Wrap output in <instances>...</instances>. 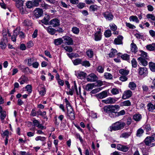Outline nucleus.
Segmentation results:
<instances>
[{"label": "nucleus", "mask_w": 155, "mask_h": 155, "mask_svg": "<svg viewBox=\"0 0 155 155\" xmlns=\"http://www.w3.org/2000/svg\"><path fill=\"white\" fill-rule=\"evenodd\" d=\"M117 51L115 49H112L111 51L109 54V55L110 57H113L114 56L115 54H117Z\"/></svg>", "instance_id": "obj_49"}, {"label": "nucleus", "mask_w": 155, "mask_h": 155, "mask_svg": "<svg viewBox=\"0 0 155 155\" xmlns=\"http://www.w3.org/2000/svg\"><path fill=\"white\" fill-rule=\"evenodd\" d=\"M138 70L139 74L140 75L144 77L147 74V69L146 68L140 67Z\"/></svg>", "instance_id": "obj_15"}, {"label": "nucleus", "mask_w": 155, "mask_h": 155, "mask_svg": "<svg viewBox=\"0 0 155 155\" xmlns=\"http://www.w3.org/2000/svg\"><path fill=\"white\" fill-rule=\"evenodd\" d=\"M43 11L40 8H37L34 11V14L36 18L41 17L43 15Z\"/></svg>", "instance_id": "obj_8"}, {"label": "nucleus", "mask_w": 155, "mask_h": 155, "mask_svg": "<svg viewBox=\"0 0 155 155\" xmlns=\"http://www.w3.org/2000/svg\"><path fill=\"white\" fill-rule=\"evenodd\" d=\"M145 58H143L142 57H139L138 58L137 60L138 61H140L141 64L144 66H146L147 65L148 62L146 61Z\"/></svg>", "instance_id": "obj_25"}, {"label": "nucleus", "mask_w": 155, "mask_h": 155, "mask_svg": "<svg viewBox=\"0 0 155 155\" xmlns=\"http://www.w3.org/2000/svg\"><path fill=\"white\" fill-rule=\"evenodd\" d=\"M142 127L144 130H146L147 132H149L151 130V127L149 124H145Z\"/></svg>", "instance_id": "obj_37"}, {"label": "nucleus", "mask_w": 155, "mask_h": 155, "mask_svg": "<svg viewBox=\"0 0 155 155\" xmlns=\"http://www.w3.org/2000/svg\"><path fill=\"white\" fill-rule=\"evenodd\" d=\"M102 15L107 20L111 21L114 18L112 14L108 12H106L102 13Z\"/></svg>", "instance_id": "obj_9"}, {"label": "nucleus", "mask_w": 155, "mask_h": 155, "mask_svg": "<svg viewBox=\"0 0 155 155\" xmlns=\"http://www.w3.org/2000/svg\"><path fill=\"white\" fill-rule=\"evenodd\" d=\"M49 20V16L48 15H46L43 19L39 21V23L41 24V22L46 25H48V22Z\"/></svg>", "instance_id": "obj_23"}, {"label": "nucleus", "mask_w": 155, "mask_h": 155, "mask_svg": "<svg viewBox=\"0 0 155 155\" xmlns=\"http://www.w3.org/2000/svg\"><path fill=\"white\" fill-rule=\"evenodd\" d=\"M118 99L116 98L108 97L105 100H102V101L106 104H114L117 101Z\"/></svg>", "instance_id": "obj_7"}, {"label": "nucleus", "mask_w": 155, "mask_h": 155, "mask_svg": "<svg viewBox=\"0 0 155 155\" xmlns=\"http://www.w3.org/2000/svg\"><path fill=\"white\" fill-rule=\"evenodd\" d=\"M15 6L18 9L21 7L23 5V2L22 0H19L15 3Z\"/></svg>", "instance_id": "obj_41"}, {"label": "nucleus", "mask_w": 155, "mask_h": 155, "mask_svg": "<svg viewBox=\"0 0 155 155\" xmlns=\"http://www.w3.org/2000/svg\"><path fill=\"white\" fill-rule=\"evenodd\" d=\"M128 87L131 90H134L136 88V85L134 82H131L129 83Z\"/></svg>", "instance_id": "obj_38"}, {"label": "nucleus", "mask_w": 155, "mask_h": 155, "mask_svg": "<svg viewBox=\"0 0 155 155\" xmlns=\"http://www.w3.org/2000/svg\"><path fill=\"white\" fill-rule=\"evenodd\" d=\"M142 118L141 115L139 114H136L133 116V119L136 121H140Z\"/></svg>", "instance_id": "obj_28"}, {"label": "nucleus", "mask_w": 155, "mask_h": 155, "mask_svg": "<svg viewBox=\"0 0 155 155\" xmlns=\"http://www.w3.org/2000/svg\"><path fill=\"white\" fill-rule=\"evenodd\" d=\"M19 35L20 38H24V34L22 32L20 31L19 28H17L14 31L11 37L12 41L15 42L16 41V38L18 35Z\"/></svg>", "instance_id": "obj_3"}, {"label": "nucleus", "mask_w": 155, "mask_h": 155, "mask_svg": "<svg viewBox=\"0 0 155 155\" xmlns=\"http://www.w3.org/2000/svg\"><path fill=\"white\" fill-rule=\"evenodd\" d=\"M131 63L133 67L135 68L137 67V62L135 59L133 58L131 61Z\"/></svg>", "instance_id": "obj_62"}, {"label": "nucleus", "mask_w": 155, "mask_h": 155, "mask_svg": "<svg viewBox=\"0 0 155 155\" xmlns=\"http://www.w3.org/2000/svg\"><path fill=\"white\" fill-rule=\"evenodd\" d=\"M64 49L66 51L69 52H71L73 50L72 47L70 46H66L64 47Z\"/></svg>", "instance_id": "obj_63"}, {"label": "nucleus", "mask_w": 155, "mask_h": 155, "mask_svg": "<svg viewBox=\"0 0 155 155\" xmlns=\"http://www.w3.org/2000/svg\"><path fill=\"white\" fill-rule=\"evenodd\" d=\"M99 8V7L96 5H93L90 7V9L92 11H95L97 10Z\"/></svg>", "instance_id": "obj_46"}, {"label": "nucleus", "mask_w": 155, "mask_h": 155, "mask_svg": "<svg viewBox=\"0 0 155 155\" xmlns=\"http://www.w3.org/2000/svg\"><path fill=\"white\" fill-rule=\"evenodd\" d=\"M63 43L66 45H72L74 44V42L72 39L70 37L68 36H64L62 37Z\"/></svg>", "instance_id": "obj_6"}, {"label": "nucleus", "mask_w": 155, "mask_h": 155, "mask_svg": "<svg viewBox=\"0 0 155 155\" xmlns=\"http://www.w3.org/2000/svg\"><path fill=\"white\" fill-rule=\"evenodd\" d=\"M33 123L35 126L37 127L39 129L41 130L45 129H46L45 127L42 125L38 120L36 119H34L33 121Z\"/></svg>", "instance_id": "obj_11"}, {"label": "nucleus", "mask_w": 155, "mask_h": 155, "mask_svg": "<svg viewBox=\"0 0 155 155\" xmlns=\"http://www.w3.org/2000/svg\"><path fill=\"white\" fill-rule=\"evenodd\" d=\"M3 38L0 42V48L2 49H4L6 47V44L8 42L7 35L4 32L3 33Z\"/></svg>", "instance_id": "obj_4"}, {"label": "nucleus", "mask_w": 155, "mask_h": 155, "mask_svg": "<svg viewBox=\"0 0 155 155\" xmlns=\"http://www.w3.org/2000/svg\"><path fill=\"white\" fill-rule=\"evenodd\" d=\"M104 77L106 79L111 80L113 78V76L110 73L106 72L104 73Z\"/></svg>", "instance_id": "obj_40"}, {"label": "nucleus", "mask_w": 155, "mask_h": 155, "mask_svg": "<svg viewBox=\"0 0 155 155\" xmlns=\"http://www.w3.org/2000/svg\"><path fill=\"white\" fill-rule=\"evenodd\" d=\"M34 59L33 58H28V66H31L32 64L35 61Z\"/></svg>", "instance_id": "obj_56"}, {"label": "nucleus", "mask_w": 155, "mask_h": 155, "mask_svg": "<svg viewBox=\"0 0 155 155\" xmlns=\"http://www.w3.org/2000/svg\"><path fill=\"white\" fill-rule=\"evenodd\" d=\"M81 64L82 66L85 67H89L90 66V64L89 62L87 61H82Z\"/></svg>", "instance_id": "obj_53"}, {"label": "nucleus", "mask_w": 155, "mask_h": 155, "mask_svg": "<svg viewBox=\"0 0 155 155\" xmlns=\"http://www.w3.org/2000/svg\"><path fill=\"white\" fill-rule=\"evenodd\" d=\"M140 55L141 56V57L143 58H145L147 59L148 58L147 56V53L142 50L140 51Z\"/></svg>", "instance_id": "obj_47"}, {"label": "nucleus", "mask_w": 155, "mask_h": 155, "mask_svg": "<svg viewBox=\"0 0 155 155\" xmlns=\"http://www.w3.org/2000/svg\"><path fill=\"white\" fill-rule=\"evenodd\" d=\"M102 84V82L100 81H98L95 83L87 84L85 86V89L87 91H89L92 89L94 87L101 86Z\"/></svg>", "instance_id": "obj_5"}, {"label": "nucleus", "mask_w": 155, "mask_h": 155, "mask_svg": "<svg viewBox=\"0 0 155 155\" xmlns=\"http://www.w3.org/2000/svg\"><path fill=\"white\" fill-rule=\"evenodd\" d=\"M48 32L51 35H54L55 32V30L54 29L52 28L50 26L46 28Z\"/></svg>", "instance_id": "obj_34"}, {"label": "nucleus", "mask_w": 155, "mask_h": 155, "mask_svg": "<svg viewBox=\"0 0 155 155\" xmlns=\"http://www.w3.org/2000/svg\"><path fill=\"white\" fill-rule=\"evenodd\" d=\"M64 101L66 104V106L67 109V110H71V109H73L70 103L67 100V98H65L64 99Z\"/></svg>", "instance_id": "obj_29"}, {"label": "nucleus", "mask_w": 155, "mask_h": 155, "mask_svg": "<svg viewBox=\"0 0 155 155\" xmlns=\"http://www.w3.org/2000/svg\"><path fill=\"white\" fill-rule=\"evenodd\" d=\"M86 54L89 58H91L93 56L94 53L91 50H89L87 51Z\"/></svg>", "instance_id": "obj_59"}, {"label": "nucleus", "mask_w": 155, "mask_h": 155, "mask_svg": "<svg viewBox=\"0 0 155 155\" xmlns=\"http://www.w3.org/2000/svg\"><path fill=\"white\" fill-rule=\"evenodd\" d=\"M125 123L119 121L113 124L110 127V131H116L123 129L125 125Z\"/></svg>", "instance_id": "obj_2"}, {"label": "nucleus", "mask_w": 155, "mask_h": 155, "mask_svg": "<svg viewBox=\"0 0 155 155\" xmlns=\"http://www.w3.org/2000/svg\"><path fill=\"white\" fill-rule=\"evenodd\" d=\"M122 106H129L131 105V102L129 100H127L122 102L121 103Z\"/></svg>", "instance_id": "obj_45"}, {"label": "nucleus", "mask_w": 155, "mask_h": 155, "mask_svg": "<svg viewBox=\"0 0 155 155\" xmlns=\"http://www.w3.org/2000/svg\"><path fill=\"white\" fill-rule=\"evenodd\" d=\"M129 19L130 21L135 22L137 23H139V20L137 16H131L130 17Z\"/></svg>", "instance_id": "obj_39"}, {"label": "nucleus", "mask_w": 155, "mask_h": 155, "mask_svg": "<svg viewBox=\"0 0 155 155\" xmlns=\"http://www.w3.org/2000/svg\"><path fill=\"white\" fill-rule=\"evenodd\" d=\"M97 76L94 73L90 74L87 76V80L89 82L95 81H97Z\"/></svg>", "instance_id": "obj_10"}, {"label": "nucleus", "mask_w": 155, "mask_h": 155, "mask_svg": "<svg viewBox=\"0 0 155 155\" xmlns=\"http://www.w3.org/2000/svg\"><path fill=\"white\" fill-rule=\"evenodd\" d=\"M75 75L77 78L80 79H82L85 78L86 75V74L83 71H75Z\"/></svg>", "instance_id": "obj_16"}, {"label": "nucleus", "mask_w": 155, "mask_h": 155, "mask_svg": "<svg viewBox=\"0 0 155 155\" xmlns=\"http://www.w3.org/2000/svg\"><path fill=\"white\" fill-rule=\"evenodd\" d=\"M63 43V40L61 38L55 39L54 41V43L56 45H60Z\"/></svg>", "instance_id": "obj_35"}, {"label": "nucleus", "mask_w": 155, "mask_h": 155, "mask_svg": "<svg viewBox=\"0 0 155 155\" xmlns=\"http://www.w3.org/2000/svg\"><path fill=\"white\" fill-rule=\"evenodd\" d=\"M37 89L39 94L41 96H44L46 94V89L44 86L40 85L38 86Z\"/></svg>", "instance_id": "obj_13"}, {"label": "nucleus", "mask_w": 155, "mask_h": 155, "mask_svg": "<svg viewBox=\"0 0 155 155\" xmlns=\"http://www.w3.org/2000/svg\"><path fill=\"white\" fill-rule=\"evenodd\" d=\"M71 31L73 33L78 35L79 33L80 30L78 28L74 27L72 28Z\"/></svg>", "instance_id": "obj_48"}, {"label": "nucleus", "mask_w": 155, "mask_h": 155, "mask_svg": "<svg viewBox=\"0 0 155 155\" xmlns=\"http://www.w3.org/2000/svg\"><path fill=\"white\" fill-rule=\"evenodd\" d=\"M35 140L36 141L40 140L42 142H44L45 141L46 138L44 137L38 136L35 138Z\"/></svg>", "instance_id": "obj_42"}, {"label": "nucleus", "mask_w": 155, "mask_h": 155, "mask_svg": "<svg viewBox=\"0 0 155 155\" xmlns=\"http://www.w3.org/2000/svg\"><path fill=\"white\" fill-rule=\"evenodd\" d=\"M120 108V106L118 105H111L104 106L103 109L104 112L108 114L111 117L113 118L116 117V112L115 111V110H119Z\"/></svg>", "instance_id": "obj_1"}, {"label": "nucleus", "mask_w": 155, "mask_h": 155, "mask_svg": "<svg viewBox=\"0 0 155 155\" xmlns=\"http://www.w3.org/2000/svg\"><path fill=\"white\" fill-rule=\"evenodd\" d=\"M143 130L140 128L137 131L136 136L138 137H140L143 135Z\"/></svg>", "instance_id": "obj_31"}, {"label": "nucleus", "mask_w": 155, "mask_h": 155, "mask_svg": "<svg viewBox=\"0 0 155 155\" xmlns=\"http://www.w3.org/2000/svg\"><path fill=\"white\" fill-rule=\"evenodd\" d=\"M49 24L53 27H55L59 25L60 21L57 18H54L50 21Z\"/></svg>", "instance_id": "obj_14"}, {"label": "nucleus", "mask_w": 155, "mask_h": 155, "mask_svg": "<svg viewBox=\"0 0 155 155\" xmlns=\"http://www.w3.org/2000/svg\"><path fill=\"white\" fill-rule=\"evenodd\" d=\"M0 114V119L2 123H3L4 122V119L6 117V112L5 111H4L3 112L1 113Z\"/></svg>", "instance_id": "obj_43"}, {"label": "nucleus", "mask_w": 155, "mask_h": 155, "mask_svg": "<svg viewBox=\"0 0 155 155\" xmlns=\"http://www.w3.org/2000/svg\"><path fill=\"white\" fill-rule=\"evenodd\" d=\"M26 5L29 8H31L33 7L32 1H27L26 3Z\"/></svg>", "instance_id": "obj_57"}, {"label": "nucleus", "mask_w": 155, "mask_h": 155, "mask_svg": "<svg viewBox=\"0 0 155 155\" xmlns=\"http://www.w3.org/2000/svg\"><path fill=\"white\" fill-rule=\"evenodd\" d=\"M131 50L132 52L135 53L137 51V48L136 45L134 43L130 45Z\"/></svg>", "instance_id": "obj_27"}, {"label": "nucleus", "mask_w": 155, "mask_h": 155, "mask_svg": "<svg viewBox=\"0 0 155 155\" xmlns=\"http://www.w3.org/2000/svg\"><path fill=\"white\" fill-rule=\"evenodd\" d=\"M101 38V31H97L94 34V40L96 41L100 40Z\"/></svg>", "instance_id": "obj_21"}, {"label": "nucleus", "mask_w": 155, "mask_h": 155, "mask_svg": "<svg viewBox=\"0 0 155 155\" xmlns=\"http://www.w3.org/2000/svg\"><path fill=\"white\" fill-rule=\"evenodd\" d=\"M147 109L149 111L153 112L154 110H155V104L154 105L151 103L147 104Z\"/></svg>", "instance_id": "obj_26"}, {"label": "nucleus", "mask_w": 155, "mask_h": 155, "mask_svg": "<svg viewBox=\"0 0 155 155\" xmlns=\"http://www.w3.org/2000/svg\"><path fill=\"white\" fill-rule=\"evenodd\" d=\"M20 13L22 14H27L28 13V11L24 5L18 8Z\"/></svg>", "instance_id": "obj_24"}, {"label": "nucleus", "mask_w": 155, "mask_h": 155, "mask_svg": "<svg viewBox=\"0 0 155 155\" xmlns=\"http://www.w3.org/2000/svg\"><path fill=\"white\" fill-rule=\"evenodd\" d=\"M146 17L148 19H150L152 20L155 21V17L153 15L148 14L147 15Z\"/></svg>", "instance_id": "obj_64"}, {"label": "nucleus", "mask_w": 155, "mask_h": 155, "mask_svg": "<svg viewBox=\"0 0 155 155\" xmlns=\"http://www.w3.org/2000/svg\"><path fill=\"white\" fill-rule=\"evenodd\" d=\"M146 48L147 50L150 51L154 50L155 49V43H153L152 44L147 45Z\"/></svg>", "instance_id": "obj_33"}, {"label": "nucleus", "mask_w": 155, "mask_h": 155, "mask_svg": "<svg viewBox=\"0 0 155 155\" xmlns=\"http://www.w3.org/2000/svg\"><path fill=\"white\" fill-rule=\"evenodd\" d=\"M150 68L151 71L155 72V63L150 62L149 63Z\"/></svg>", "instance_id": "obj_44"}, {"label": "nucleus", "mask_w": 155, "mask_h": 155, "mask_svg": "<svg viewBox=\"0 0 155 155\" xmlns=\"http://www.w3.org/2000/svg\"><path fill=\"white\" fill-rule=\"evenodd\" d=\"M123 38L122 36L119 35L114 40V43L116 45L122 44V40Z\"/></svg>", "instance_id": "obj_19"}, {"label": "nucleus", "mask_w": 155, "mask_h": 155, "mask_svg": "<svg viewBox=\"0 0 155 155\" xmlns=\"http://www.w3.org/2000/svg\"><path fill=\"white\" fill-rule=\"evenodd\" d=\"M28 81V78L25 76H21L18 80V81L21 84H23L25 83H27Z\"/></svg>", "instance_id": "obj_22"}, {"label": "nucleus", "mask_w": 155, "mask_h": 155, "mask_svg": "<svg viewBox=\"0 0 155 155\" xmlns=\"http://www.w3.org/2000/svg\"><path fill=\"white\" fill-rule=\"evenodd\" d=\"M67 114L70 118L71 120H74L75 119V117L74 113V111L73 109L71 110H67Z\"/></svg>", "instance_id": "obj_20"}, {"label": "nucleus", "mask_w": 155, "mask_h": 155, "mask_svg": "<svg viewBox=\"0 0 155 155\" xmlns=\"http://www.w3.org/2000/svg\"><path fill=\"white\" fill-rule=\"evenodd\" d=\"M102 90V88L101 87H98L95 89L93 90L91 92V94H95L100 91H101Z\"/></svg>", "instance_id": "obj_60"}, {"label": "nucleus", "mask_w": 155, "mask_h": 155, "mask_svg": "<svg viewBox=\"0 0 155 155\" xmlns=\"http://www.w3.org/2000/svg\"><path fill=\"white\" fill-rule=\"evenodd\" d=\"M144 142L146 145L150 146L151 145V143L153 142V141L150 137H147L145 139Z\"/></svg>", "instance_id": "obj_30"}, {"label": "nucleus", "mask_w": 155, "mask_h": 155, "mask_svg": "<svg viewBox=\"0 0 155 155\" xmlns=\"http://www.w3.org/2000/svg\"><path fill=\"white\" fill-rule=\"evenodd\" d=\"M104 35L106 37H109L111 35V31L110 30H106L104 33Z\"/></svg>", "instance_id": "obj_55"}, {"label": "nucleus", "mask_w": 155, "mask_h": 155, "mask_svg": "<svg viewBox=\"0 0 155 155\" xmlns=\"http://www.w3.org/2000/svg\"><path fill=\"white\" fill-rule=\"evenodd\" d=\"M111 92L113 95L117 94L119 93V90L117 88H114L111 90Z\"/></svg>", "instance_id": "obj_58"}, {"label": "nucleus", "mask_w": 155, "mask_h": 155, "mask_svg": "<svg viewBox=\"0 0 155 155\" xmlns=\"http://www.w3.org/2000/svg\"><path fill=\"white\" fill-rule=\"evenodd\" d=\"M131 132H125L122 134L120 136V137L127 138H128L131 134Z\"/></svg>", "instance_id": "obj_32"}, {"label": "nucleus", "mask_w": 155, "mask_h": 155, "mask_svg": "<svg viewBox=\"0 0 155 155\" xmlns=\"http://www.w3.org/2000/svg\"><path fill=\"white\" fill-rule=\"evenodd\" d=\"M104 67L101 66H99L97 68V71L100 73H103L104 72Z\"/></svg>", "instance_id": "obj_61"}, {"label": "nucleus", "mask_w": 155, "mask_h": 155, "mask_svg": "<svg viewBox=\"0 0 155 155\" xmlns=\"http://www.w3.org/2000/svg\"><path fill=\"white\" fill-rule=\"evenodd\" d=\"M96 97L98 99H102L106 97L107 96V92L105 91L102 92L97 94L96 95Z\"/></svg>", "instance_id": "obj_17"}, {"label": "nucleus", "mask_w": 155, "mask_h": 155, "mask_svg": "<svg viewBox=\"0 0 155 155\" xmlns=\"http://www.w3.org/2000/svg\"><path fill=\"white\" fill-rule=\"evenodd\" d=\"M121 58L124 60H127L128 61L129 60L130 56L126 54H124L121 56Z\"/></svg>", "instance_id": "obj_54"}, {"label": "nucleus", "mask_w": 155, "mask_h": 155, "mask_svg": "<svg viewBox=\"0 0 155 155\" xmlns=\"http://www.w3.org/2000/svg\"><path fill=\"white\" fill-rule=\"evenodd\" d=\"M132 92L130 90H127L124 91L122 96V98L126 99L130 97L132 95Z\"/></svg>", "instance_id": "obj_12"}, {"label": "nucleus", "mask_w": 155, "mask_h": 155, "mask_svg": "<svg viewBox=\"0 0 155 155\" xmlns=\"http://www.w3.org/2000/svg\"><path fill=\"white\" fill-rule=\"evenodd\" d=\"M110 29L112 31H115L117 29V28L116 25L113 23H111L109 25Z\"/></svg>", "instance_id": "obj_52"}, {"label": "nucleus", "mask_w": 155, "mask_h": 155, "mask_svg": "<svg viewBox=\"0 0 155 155\" xmlns=\"http://www.w3.org/2000/svg\"><path fill=\"white\" fill-rule=\"evenodd\" d=\"M23 24L25 26H30L31 25L32 23L30 20L26 19L24 20Z\"/></svg>", "instance_id": "obj_50"}, {"label": "nucleus", "mask_w": 155, "mask_h": 155, "mask_svg": "<svg viewBox=\"0 0 155 155\" xmlns=\"http://www.w3.org/2000/svg\"><path fill=\"white\" fill-rule=\"evenodd\" d=\"M82 60L80 58H77L74 60L73 61V63L74 65H77L79 64H81Z\"/></svg>", "instance_id": "obj_51"}, {"label": "nucleus", "mask_w": 155, "mask_h": 155, "mask_svg": "<svg viewBox=\"0 0 155 155\" xmlns=\"http://www.w3.org/2000/svg\"><path fill=\"white\" fill-rule=\"evenodd\" d=\"M129 71L127 70L121 69L119 71V73L124 76L127 75L129 73Z\"/></svg>", "instance_id": "obj_36"}, {"label": "nucleus", "mask_w": 155, "mask_h": 155, "mask_svg": "<svg viewBox=\"0 0 155 155\" xmlns=\"http://www.w3.org/2000/svg\"><path fill=\"white\" fill-rule=\"evenodd\" d=\"M69 90L66 91V93L68 95H72L75 90H77V87L76 84H74V86H72L71 88H69Z\"/></svg>", "instance_id": "obj_18"}]
</instances>
